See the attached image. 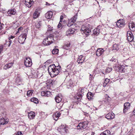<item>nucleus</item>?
I'll use <instances>...</instances> for the list:
<instances>
[{"label":"nucleus","instance_id":"6","mask_svg":"<svg viewBox=\"0 0 135 135\" xmlns=\"http://www.w3.org/2000/svg\"><path fill=\"white\" fill-rule=\"evenodd\" d=\"M127 37L128 40L130 42H132L134 39L133 34L129 31L127 32Z\"/></svg>","mask_w":135,"mask_h":135},{"label":"nucleus","instance_id":"22","mask_svg":"<svg viewBox=\"0 0 135 135\" xmlns=\"http://www.w3.org/2000/svg\"><path fill=\"white\" fill-rule=\"evenodd\" d=\"M74 29L72 28H70L66 31V35L68 36L73 33L74 32Z\"/></svg>","mask_w":135,"mask_h":135},{"label":"nucleus","instance_id":"32","mask_svg":"<svg viewBox=\"0 0 135 135\" xmlns=\"http://www.w3.org/2000/svg\"><path fill=\"white\" fill-rule=\"evenodd\" d=\"M31 101L35 103H38V99L35 98H33L31 99Z\"/></svg>","mask_w":135,"mask_h":135},{"label":"nucleus","instance_id":"33","mask_svg":"<svg viewBox=\"0 0 135 135\" xmlns=\"http://www.w3.org/2000/svg\"><path fill=\"white\" fill-rule=\"evenodd\" d=\"M70 45V44H67L63 46V48L66 50H68L69 49Z\"/></svg>","mask_w":135,"mask_h":135},{"label":"nucleus","instance_id":"13","mask_svg":"<svg viewBox=\"0 0 135 135\" xmlns=\"http://www.w3.org/2000/svg\"><path fill=\"white\" fill-rule=\"evenodd\" d=\"M117 70H118V71L121 72H124L125 71L124 66L123 65H119L117 67Z\"/></svg>","mask_w":135,"mask_h":135},{"label":"nucleus","instance_id":"53","mask_svg":"<svg viewBox=\"0 0 135 135\" xmlns=\"http://www.w3.org/2000/svg\"><path fill=\"white\" fill-rule=\"evenodd\" d=\"M69 2V3H71V2H73V0H67Z\"/></svg>","mask_w":135,"mask_h":135},{"label":"nucleus","instance_id":"1","mask_svg":"<svg viewBox=\"0 0 135 135\" xmlns=\"http://www.w3.org/2000/svg\"><path fill=\"white\" fill-rule=\"evenodd\" d=\"M60 66H56L55 65L53 64L50 65L48 67V71L49 73L53 77L58 75L61 71Z\"/></svg>","mask_w":135,"mask_h":135},{"label":"nucleus","instance_id":"5","mask_svg":"<svg viewBox=\"0 0 135 135\" xmlns=\"http://www.w3.org/2000/svg\"><path fill=\"white\" fill-rule=\"evenodd\" d=\"M77 15H75L70 19L68 20V21L67 26L69 27H70L75 22L77 19Z\"/></svg>","mask_w":135,"mask_h":135},{"label":"nucleus","instance_id":"28","mask_svg":"<svg viewBox=\"0 0 135 135\" xmlns=\"http://www.w3.org/2000/svg\"><path fill=\"white\" fill-rule=\"evenodd\" d=\"M110 132L108 130H106L102 133L100 135H110Z\"/></svg>","mask_w":135,"mask_h":135},{"label":"nucleus","instance_id":"11","mask_svg":"<svg viewBox=\"0 0 135 135\" xmlns=\"http://www.w3.org/2000/svg\"><path fill=\"white\" fill-rule=\"evenodd\" d=\"M105 117L108 119H113L114 117V114L112 112H109L106 115Z\"/></svg>","mask_w":135,"mask_h":135},{"label":"nucleus","instance_id":"29","mask_svg":"<svg viewBox=\"0 0 135 135\" xmlns=\"http://www.w3.org/2000/svg\"><path fill=\"white\" fill-rule=\"evenodd\" d=\"M43 44L47 46L51 44V43H49L48 41L46 39V38L44 39L43 41Z\"/></svg>","mask_w":135,"mask_h":135},{"label":"nucleus","instance_id":"41","mask_svg":"<svg viewBox=\"0 0 135 135\" xmlns=\"http://www.w3.org/2000/svg\"><path fill=\"white\" fill-rule=\"evenodd\" d=\"M122 22L120 23V27H122L124 26L125 25V23L124 22H123V20H121Z\"/></svg>","mask_w":135,"mask_h":135},{"label":"nucleus","instance_id":"30","mask_svg":"<svg viewBox=\"0 0 135 135\" xmlns=\"http://www.w3.org/2000/svg\"><path fill=\"white\" fill-rule=\"evenodd\" d=\"M93 34L95 35H98L99 33V30H98L97 28H95L94 30L93 31Z\"/></svg>","mask_w":135,"mask_h":135},{"label":"nucleus","instance_id":"48","mask_svg":"<svg viewBox=\"0 0 135 135\" xmlns=\"http://www.w3.org/2000/svg\"><path fill=\"white\" fill-rule=\"evenodd\" d=\"M3 46L2 45H0V53H1V52L3 50Z\"/></svg>","mask_w":135,"mask_h":135},{"label":"nucleus","instance_id":"3","mask_svg":"<svg viewBox=\"0 0 135 135\" xmlns=\"http://www.w3.org/2000/svg\"><path fill=\"white\" fill-rule=\"evenodd\" d=\"M87 125L88 123L87 122H85L82 123H80L77 127L78 129L83 130L85 129H87Z\"/></svg>","mask_w":135,"mask_h":135},{"label":"nucleus","instance_id":"49","mask_svg":"<svg viewBox=\"0 0 135 135\" xmlns=\"http://www.w3.org/2000/svg\"><path fill=\"white\" fill-rule=\"evenodd\" d=\"M110 61H111L112 62H115L117 61V59H115L113 58H112L110 60Z\"/></svg>","mask_w":135,"mask_h":135},{"label":"nucleus","instance_id":"55","mask_svg":"<svg viewBox=\"0 0 135 135\" xmlns=\"http://www.w3.org/2000/svg\"><path fill=\"white\" fill-rule=\"evenodd\" d=\"M46 5H50L47 2H46Z\"/></svg>","mask_w":135,"mask_h":135},{"label":"nucleus","instance_id":"57","mask_svg":"<svg viewBox=\"0 0 135 135\" xmlns=\"http://www.w3.org/2000/svg\"><path fill=\"white\" fill-rule=\"evenodd\" d=\"M70 4L71 5L72 4Z\"/></svg>","mask_w":135,"mask_h":135},{"label":"nucleus","instance_id":"56","mask_svg":"<svg viewBox=\"0 0 135 135\" xmlns=\"http://www.w3.org/2000/svg\"><path fill=\"white\" fill-rule=\"evenodd\" d=\"M61 22H60V21L59 22V24L60 25H61Z\"/></svg>","mask_w":135,"mask_h":135},{"label":"nucleus","instance_id":"25","mask_svg":"<svg viewBox=\"0 0 135 135\" xmlns=\"http://www.w3.org/2000/svg\"><path fill=\"white\" fill-rule=\"evenodd\" d=\"M94 95L91 92H88L87 95V97L88 99L89 100L92 99L93 98Z\"/></svg>","mask_w":135,"mask_h":135},{"label":"nucleus","instance_id":"36","mask_svg":"<svg viewBox=\"0 0 135 135\" xmlns=\"http://www.w3.org/2000/svg\"><path fill=\"white\" fill-rule=\"evenodd\" d=\"M59 50L58 49H53L52 51L53 54H57Z\"/></svg>","mask_w":135,"mask_h":135},{"label":"nucleus","instance_id":"16","mask_svg":"<svg viewBox=\"0 0 135 135\" xmlns=\"http://www.w3.org/2000/svg\"><path fill=\"white\" fill-rule=\"evenodd\" d=\"M61 94H59L55 98V100L56 103H59L61 100Z\"/></svg>","mask_w":135,"mask_h":135},{"label":"nucleus","instance_id":"21","mask_svg":"<svg viewBox=\"0 0 135 135\" xmlns=\"http://www.w3.org/2000/svg\"><path fill=\"white\" fill-rule=\"evenodd\" d=\"M60 115L61 113H56L54 114L53 116L54 119L56 121L57 120Z\"/></svg>","mask_w":135,"mask_h":135},{"label":"nucleus","instance_id":"12","mask_svg":"<svg viewBox=\"0 0 135 135\" xmlns=\"http://www.w3.org/2000/svg\"><path fill=\"white\" fill-rule=\"evenodd\" d=\"M7 14L9 16L15 15L16 13V10L15 9L9 10L8 11Z\"/></svg>","mask_w":135,"mask_h":135},{"label":"nucleus","instance_id":"7","mask_svg":"<svg viewBox=\"0 0 135 135\" xmlns=\"http://www.w3.org/2000/svg\"><path fill=\"white\" fill-rule=\"evenodd\" d=\"M24 64L27 67L31 66L32 64L31 59L29 57L26 58L25 60Z\"/></svg>","mask_w":135,"mask_h":135},{"label":"nucleus","instance_id":"42","mask_svg":"<svg viewBox=\"0 0 135 135\" xmlns=\"http://www.w3.org/2000/svg\"><path fill=\"white\" fill-rule=\"evenodd\" d=\"M121 22V20H118V21L117 22L116 24L118 27H120V22Z\"/></svg>","mask_w":135,"mask_h":135},{"label":"nucleus","instance_id":"15","mask_svg":"<svg viewBox=\"0 0 135 135\" xmlns=\"http://www.w3.org/2000/svg\"><path fill=\"white\" fill-rule=\"evenodd\" d=\"M84 57H83L82 55H80L79 56L77 62L79 64L82 63L84 61Z\"/></svg>","mask_w":135,"mask_h":135},{"label":"nucleus","instance_id":"23","mask_svg":"<svg viewBox=\"0 0 135 135\" xmlns=\"http://www.w3.org/2000/svg\"><path fill=\"white\" fill-rule=\"evenodd\" d=\"M35 116V113L33 112H31L28 114V117L30 119H32Z\"/></svg>","mask_w":135,"mask_h":135},{"label":"nucleus","instance_id":"35","mask_svg":"<svg viewBox=\"0 0 135 135\" xmlns=\"http://www.w3.org/2000/svg\"><path fill=\"white\" fill-rule=\"evenodd\" d=\"M110 80L108 79H106L104 81V83H103V86H106V85L108 84L109 81Z\"/></svg>","mask_w":135,"mask_h":135},{"label":"nucleus","instance_id":"44","mask_svg":"<svg viewBox=\"0 0 135 135\" xmlns=\"http://www.w3.org/2000/svg\"><path fill=\"white\" fill-rule=\"evenodd\" d=\"M48 31H52V27H51L50 26H48Z\"/></svg>","mask_w":135,"mask_h":135},{"label":"nucleus","instance_id":"10","mask_svg":"<svg viewBox=\"0 0 135 135\" xmlns=\"http://www.w3.org/2000/svg\"><path fill=\"white\" fill-rule=\"evenodd\" d=\"M33 3V0H25V4L28 7H31Z\"/></svg>","mask_w":135,"mask_h":135},{"label":"nucleus","instance_id":"54","mask_svg":"<svg viewBox=\"0 0 135 135\" xmlns=\"http://www.w3.org/2000/svg\"><path fill=\"white\" fill-rule=\"evenodd\" d=\"M133 114L134 115L135 114V109H134V110H133Z\"/></svg>","mask_w":135,"mask_h":135},{"label":"nucleus","instance_id":"4","mask_svg":"<svg viewBox=\"0 0 135 135\" xmlns=\"http://www.w3.org/2000/svg\"><path fill=\"white\" fill-rule=\"evenodd\" d=\"M27 34L26 33H24L20 36L18 38L19 43L21 44H23L26 38Z\"/></svg>","mask_w":135,"mask_h":135},{"label":"nucleus","instance_id":"40","mask_svg":"<svg viewBox=\"0 0 135 135\" xmlns=\"http://www.w3.org/2000/svg\"><path fill=\"white\" fill-rule=\"evenodd\" d=\"M65 126H64V125H61V126L59 127V128L62 130H63L64 131H65Z\"/></svg>","mask_w":135,"mask_h":135},{"label":"nucleus","instance_id":"20","mask_svg":"<svg viewBox=\"0 0 135 135\" xmlns=\"http://www.w3.org/2000/svg\"><path fill=\"white\" fill-rule=\"evenodd\" d=\"M120 47V46L119 44H115L113 45L112 47V49L113 50L118 51Z\"/></svg>","mask_w":135,"mask_h":135},{"label":"nucleus","instance_id":"9","mask_svg":"<svg viewBox=\"0 0 135 135\" xmlns=\"http://www.w3.org/2000/svg\"><path fill=\"white\" fill-rule=\"evenodd\" d=\"M104 51V50L103 49H98L96 52V55L98 56H100L103 54Z\"/></svg>","mask_w":135,"mask_h":135},{"label":"nucleus","instance_id":"47","mask_svg":"<svg viewBox=\"0 0 135 135\" xmlns=\"http://www.w3.org/2000/svg\"><path fill=\"white\" fill-rule=\"evenodd\" d=\"M41 95L42 96H45V91H43L41 93Z\"/></svg>","mask_w":135,"mask_h":135},{"label":"nucleus","instance_id":"2","mask_svg":"<svg viewBox=\"0 0 135 135\" xmlns=\"http://www.w3.org/2000/svg\"><path fill=\"white\" fill-rule=\"evenodd\" d=\"M89 25H83L80 29V31L82 33H85L87 36L89 35L91 32V28L89 27Z\"/></svg>","mask_w":135,"mask_h":135},{"label":"nucleus","instance_id":"24","mask_svg":"<svg viewBox=\"0 0 135 135\" xmlns=\"http://www.w3.org/2000/svg\"><path fill=\"white\" fill-rule=\"evenodd\" d=\"M4 29L1 24H0V35H1L3 34H5L6 31L4 30Z\"/></svg>","mask_w":135,"mask_h":135},{"label":"nucleus","instance_id":"27","mask_svg":"<svg viewBox=\"0 0 135 135\" xmlns=\"http://www.w3.org/2000/svg\"><path fill=\"white\" fill-rule=\"evenodd\" d=\"M0 123L2 125H4L8 123L7 121L4 118L0 119Z\"/></svg>","mask_w":135,"mask_h":135},{"label":"nucleus","instance_id":"14","mask_svg":"<svg viewBox=\"0 0 135 135\" xmlns=\"http://www.w3.org/2000/svg\"><path fill=\"white\" fill-rule=\"evenodd\" d=\"M129 29L132 31H134L135 30V25L133 22L129 23L128 25Z\"/></svg>","mask_w":135,"mask_h":135},{"label":"nucleus","instance_id":"38","mask_svg":"<svg viewBox=\"0 0 135 135\" xmlns=\"http://www.w3.org/2000/svg\"><path fill=\"white\" fill-rule=\"evenodd\" d=\"M51 95V93L50 91H45V96L48 97L50 95Z\"/></svg>","mask_w":135,"mask_h":135},{"label":"nucleus","instance_id":"50","mask_svg":"<svg viewBox=\"0 0 135 135\" xmlns=\"http://www.w3.org/2000/svg\"><path fill=\"white\" fill-rule=\"evenodd\" d=\"M63 18V17L61 15V16L60 17V22H62V19Z\"/></svg>","mask_w":135,"mask_h":135},{"label":"nucleus","instance_id":"46","mask_svg":"<svg viewBox=\"0 0 135 135\" xmlns=\"http://www.w3.org/2000/svg\"><path fill=\"white\" fill-rule=\"evenodd\" d=\"M22 30H23V28L22 27H20V28H19L18 29V30L17 31L16 33H17L19 32L20 31H21Z\"/></svg>","mask_w":135,"mask_h":135},{"label":"nucleus","instance_id":"18","mask_svg":"<svg viewBox=\"0 0 135 135\" xmlns=\"http://www.w3.org/2000/svg\"><path fill=\"white\" fill-rule=\"evenodd\" d=\"M52 12L51 11H49L45 14V17L47 18L50 19L52 17Z\"/></svg>","mask_w":135,"mask_h":135},{"label":"nucleus","instance_id":"17","mask_svg":"<svg viewBox=\"0 0 135 135\" xmlns=\"http://www.w3.org/2000/svg\"><path fill=\"white\" fill-rule=\"evenodd\" d=\"M46 39L49 43H51V44L53 42L52 40L54 41V40L53 35L52 34H50L49 36L47 37L46 38Z\"/></svg>","mask_w":135,"mask_h":135},{"label":"nucleus","instance_id":"37","mask_svg":"<svg viewBox=\"0 0 135 135\" xmlns=\"http://www.w3.org/2000/svg\"><path fill=\"white\" fill-rule=\"evenodd\" d=\"M112 70V68L111 67L108 68L106 70V72L107 73H109Z\"/></svg>","mask_w":135,"mask_h":135},{"label":"nucleus","instance_id":"26","mask_svg":"<svg viewBox=\"0 0 135 135\" xmlns=\"http://www.w3.org/2000/svg\"><path fill=\"white\" fill-rule=\"evenodd\" d=\"M13 65V63L11 62L9 64H7L5 65L3 67L4 69L6 70L7 69H8L11 68L12 66Z\"/></svg>","mask_w":135,"mask_h":135},{"label":"nucleus","instance_id":"34","mask_svg":"<svg viewBox=\"0 0 135 135\" xmlns=\"http://www.w3.org/2000/svg\"><path fill=\"white\" fill-rule=\"evenodd\" d=\"M14 37L13 36H11L10 37H9V40L8 42V46L9 47L10 46V45H11V42H12V41L10 40L11 39H13V38Z\"/></svg>","mask_w":135,"mask_h":135},{"label":"nucleus","instance_id":"43","mask_svg":"<svg viewBox=\"0 0 135 135\" xmlns=\"http://www.w3.org/2000/svg\"><path fill=\"white\" fill-rule=\"evenodd\" d=\"M78 96L79 97L77 98V99L78 101H79L81 100V98L82 97V95L80 94Z\"/></svg>","mask_w":135,"mask_h":135},{"label":"nucleus","instance_id":"39","mask_svg":"<svg viewBox=\"0 0 135 135\" xmlns=\"http://www.w3.org/2000/svg\"><path fill=\"white\" fill-rule=\"evenodd\" d=\"M41 26V24L40 22H37L36 24V27L37 28H39Z\"/></svg>","mask_w":135,"mask_h":135},{"label":"nucleus","instance_id":"52","mask_svg":"<svg viewBox=\"0 0 135 135\" xmlns=\"http://www.w3.org/2000/svg\"><path fill=\"white\" fill-rule=\"evenodd\" d=\"M62 26V25H60L59 24H58L57 25V27L58 28H59L61 26Z\"/></svg>","mask_w":135,"mask_h":135},{"label":"nucleus","instance_id":"8","mask_svg":"<svg viewBox=\"0 0 135 135\" xmlns=\"http://www.w3.org/2000/svg\"><path fill=\"white\" fill-rule=\"evenodd\" d=\"M130 105L128 102H126L124 103V109L123 112L125 113L130 108Z\"/></svg>","mask_w":135,"mask_h":135},{"label":"nucleus","instance_id":"45","mask_svg":"<svg viewBox=\"0 0 135 135\" xmlns=\"http://www.w3.org/2000/svg\"><path fill=\"white\" fill-rule=\"evenodd\" d=\"M23 134L22 132L21 131H18L15 134L16 135H22Z\"/></svg>","mask_w":135,"mask_h":135},{"label":"nucleus","instance_id":"31","mask_svg":"<svg viewBox=\"0 0 135 135\" xmlns=\"http://www.w3.org/2000/svg\"><path fill=\"white\" fill-rule=\"evenodd\" d=\"M33 90H29L27 91V95L28 97H30L31 96L33 92Z\"/></svg>","mask_w":135,"mask_h":135},{"label":"nucleus","instance_id":"19","mask_svg":"<svg viewBox=\"0 0 135 135\" xmlns=\"http://www.w3.org/2000/svg\"><path fill=\"white\" fill-rule=\"evenodd\" d=\"M40 13L37 9H36L34 13L33 17L34 18L36 19L37 18L39 15Z\"/></svg>","mask_w":135,"mask_h":135},{"label":"nucleus","instance_id":"51","mask_svg":"<svg viewBox=\"0 0 135 135\" xmlns=\"http://www.w3.org/2000/svg\"><path fill=\"white\" fill-rule=\"evenodd\" d=\"M93 79V76L91 74H90L89 76V79L90 80H91Z\"/></svg>","mask_w":135,"mask_h":135}]
</instances>
